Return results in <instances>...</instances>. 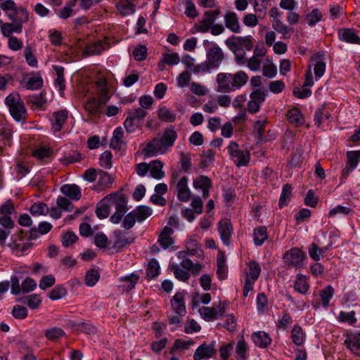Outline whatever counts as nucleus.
<instances>
[{
    "instance_id": "nucleus-1",
    "label": "nucleus",
    "mask_w": 360,
    "mask_h": 360,
    "mask_svg": "<svg viewBox=\"0 0 360 360\" xmlns=\"http://www.w3.org/2000/svg\"><path fill=\"white\" fill-rule=\"evenodd\" d=\"M249 80L248 74L243 70L234 73L219 72L216 76L217 91L231 93L245 86Z\"/></svg>"
},
{
    "instance_id": "nucleus-2",
    "label": "nucleus",
    "mask_w": 360,
    "mask_h": 360,
    "mask_svg": "<svg viewBox=\"0 0 360 360\" xmlns=\"http://www.w3.org/2000/svg\"><path fill=\"white\" fill-rule=\"evenodd\" d=\"M177 139V132L173 126L166 128L160 138L155 137L149 142L144 148L147 157H154L158 154H164L173 146Z\"/></svg>"
},
{
    "instance_id": "nucleus-3",
    "label": "nucleus",
    "mask_w": 360,
    "mask_h": 360,
    "mask_svg": "<svg viewBox=\"0 0 360 360\" xmlns=\"http://www.w3.org/2000/svg\"><path fill=\"white\" fill-rule=\"evenodd\" d=\"M105 198L108 199L107 202L109 206L110 207L113 206L115 208V212L110 217V221L114 224L120 223L122 217L129 210L127 195L123 193L122 190H120L107 195Z\"/></svg>"
},
{
    "instance_id": "nucleus-4",
    "label": "nucleus",
    "mask_w": 360,
    "mask_h": 360,
    "mask_svg": "<svg viewBox=\"0 0 360 360\" xmlns=\"http://www.w3.org/2000/svg\"><path fill=\"white\" fill-rule=\"evenodd\" d=\"M4 103L14 120L16 122H25L26 120L27 110L18 92L13 91L8 95Z\"/></svg>"
},
{
    "instance_id": "nucleus-5",
    "label": "nucleus",
    "mask_w": 360,
    "mask_h": 360,
    "mask_svg": "<svg viewBox=\"0 0 360 360\" xmlns=\"http://www.w3.org/2000/svg\"><path fill=\"white\" fill-rule=\"evenodd\" d=\"M230 158L238 167L247 166L250 160V153L248 150L240 148L235 141H231L226 148Z\"/></svg>"
},
{
    "instance_id": "nucleus-6",
    "label": "nucleus",
    "mask_w": 360,
    "mask_h": 360,
    "mask_svg": "<svg viewBox=\"0 0 360 360\" xmlns=\"http://www.w3.org/2000/svg\"><path fill=\"white\" fill-rule=\"evenodd\" d=\"M226 45L230 50L237 49L238 51H251L253 47V42L251 36L236 37L232 36L225 40Z\"/></svg>"
},
{
    "instance_id": "nucleus-7",
    "label": "nucleus",
    "mask_w": 360,
    "mask_h": 360,
    "mask_svg": "<svg viewBox=\"0 0 360 360\" xmlns=\"http://www.w3.org/2000/svg\"><path fill=\"white\" fill-rule=\"evenodd\" d=\"M304 258V253L298 248H292L283 255L285 264L295 268H300L303 266Z\"/></svg>"
},
{
    "instance_id": "nucleus-8",
    "label": "nucleus",
    "mask_w": 360,
    "mask_h": 360,
    "mask_svg": "<svg viewBox=\"0 0 360 360\" xmlns=\"http://www.w3.org/2000/svg\"><path fill=\"white\" fill-rule=\"evenodd\" d=\"M221 14V10L217 8L213 11L204 12L202 19L197 25V30L200 32H207L211 26L214 24L217 17Z\"/></svg>"
},
{
    "instance_id": "nucleus-9",
    "label": "nucleus",
    "mask_w": 360,
    "mask_h": 360,
    "mask_svg": "<svg viewBox=\"0 0 360 360\" xmlns=\"http://www.w3.org/2000/svg\"><path fill=\"white\" fill-rule=\"evenodd\" d=\"M217 353V345L215 341L209 344L203 342L195 349L193 358V360H202L203 359L212 358Z\"/></svg>"
},
{
    "instance_id": "nucleus-10",
    "label": "nucleus",
    "mask_w": 360,
    "mask_h": 360,
    "mask_svg": "<svg viewBox=\"0 0 360 360\" xmlns=\"http://www.w3.org/2000/svg\"><path fill=\"white\" fill-rule=\"evenodd\" d=\"M207 61L213 69H217L224 59L222 49L217 45L210 47L206 54Z\"/></svg>"
},
{
    "instance_id": "nucleus-11",
    "label": "nucleus",
    "mask_w": 360,
    "mask_h": 360,
    "mask_svg": "<svg viewBox=\"0 0 360 360\" xmlns=\"http://www.w3.org/2000/svg\"><path fill=\"white\" fill-rule=\"evenodd\" d=\"M8 18L19 30H22V25L29 20V13L26 8L19 6L15 11L8 13Z\"/></svg>"
},
{
    "instance_id": "nucleus-12",
    "label": "nucleus",
    "mask_w": 360,
    "mask_h": 360,
    "mask_svg": "<svg viewBox=\"0 0 360 360\" xmlns=\"http://www.w3.org/2000/svg\"><path fill=\"white\" fill-rule=\"evenodd\" d=\"M184 296V291L178 292L174 295L171 300V305L173 313L179 314L180 316H185L186 314Z\"/></svg>"
},
{
    "instance_id": "nucleus-13",
    "label": "nucleus",
    "mask_w": 360,
    "mask_h": 360,
    "mask_svg": "<svg viewBox=\"0 0 360 360\" xmlns=\"http://www.w3.org/2000/svg\"><path fill=\"white\" fill-rule=\"evenodd\" d=\"M0 244L5 245L6 239L11 233V230L14 227V221L10 216H1L0 217Z\"/></svg>"
},
{
    "instance_id": "nucleus-14",
    "label": "nucleus",
    "mask_w": 360,
    "mask_h": 360,
    "mask_svg": "<svg viewBox=\"0 0 360 360\" xmlns=\"http://www.w3.org/2000/svg\"><path fill=\"white\" fill-rule=\"evenodd\" d=\"M187 176L181 177L176 184L177 198L181 202H188L191 196V192L188 186Z\"/></svg>"
},
{
    "instance_id": "nucleus-15",
    "label": "nucleus",
    "mask_w": 360,
    "mask_h": 360,
    "mask_svg": "<svg viewBox=\"0 0 360 360\" xmlns=\"http://www.w3.org/2000/svg\"><path fill=\"white\" fill-rule=\"evenodd\" d=\"M218 231L224 244L228 245L233 231V227L229 219H223L218 224Z\"/></svg>"
},
{
    "instance_id": "nucleus-16",
    "label": "nucleus",
    "mask_w": 360,
    "mask_h": 360,
    "mask_svg": "<svg viewBox=\"0 0 360 360\" xmlns=\"http://www.w3.org/2000/svg\"><path fill=\"white\" fill-rule=\"evenodd\" d=\"M345 345L348 349L357 355L360 352V332L347 334Z\"/></svg>"
},
{
    "instance_id": "nucleus-17",
    "label": "nucleus",
    "mask_w": 360,
    "mask_h": 360,
    "mask_svg": "<svg viewBox=\"0 0 360 360\" xmlns=\"http://www.w3.org/2000/svg\"><path fill=\"white\" fill-rule=\"evenodd\" d=\"M114 243L111 248L115 249L116 251H120L122 248L134 242V238H127L121 230L116 229L113 231Z\"/></svg>"
},
{
    "instance_id": "nucleus-18",
    "label": "nucleus",
    "mask_w": 360,
    "mask_h": 360,
    "mask_svg": "<svg viewBox=\"0 0 360 360\" xmlns=\"http://www.w3.org/2000/svg\"><path fill=\"white\" fill-rule=\"evenodd\" d=\"M52 116L53 117L51 121L52 129L55 132L60 131L68 119V111L67 110H60L53 112Z\"/></svg>"
},
{
    "instance_id": "nucleus-19",
    "label": "nucleus",
    "mask_w": 360,
    "mask_h": 360,
    "mask_svg": "<svg viewBox=\"0 0 360 360\" xmlns=\"http://www.w3.org/2000/svg\"><path fill=\"white\" fill-rule=\"evenodd\" d=\"M224 18L225 25L229 30L234 33L240 32L241 27L239 23L238 18L235 12H227Z\"/></svg>"
},
{
    "instance_id": "nucleus-20",
    "label": "nucleus",
    "mask_w": 360,
    "mask_h": 360,
    "mask_svg": "<svg viewBox=\"0 0 360 360\" xmlns=\"http://www.w3.org/2000/svg\"><path fill=\"white\" fill-rule=\"evenodd\" d=\"M324 59V54L321 52H318L312 56V60L316 62L314 74L316 79H320L325 73L326 65Z\"/></svg>"
},
{
    "instance_id": "nucleus-21",
    "label": "nucleus",
    "mask_w": 360,
    "mask_h": 360,
    "mask_svg": "<svg viewBox=\"0 0 360 360\" xmlns=\"http://www.w3.org/2000/svg\"><path fill=\"white\" fill-rule=\"evenodd\" d=\"M98 101L101 105H105L110 99L107 82L105 79H100L96 82Z\"/></svg>"
},
{
    "instance_id": "nucleus-22",
    "label": "nucleus",
    "mask_w": 360,
    "mask_h": 360,
    "mask_svg": "<svg viewBox=\"0 0 360 360\" xmlns=\"http://www.w3.org/2000/svg\"><path fill=\"white\" fill-rule=\"evenodd\" d=\"M60 192L74 200H79L82 197L81 189L76 184H65L61 186Z\"/></svg>"
},
{
    "instance_id": "nucleus-23",
    "label": "nucleus",
    "mask_w": 360,
    "mask_h": 360,
    "mask_svg": "<svg viewBox=\"0 0 360 360\" xmlns=\"http://www.w3.org/2000/svg\"><path fill=\"white\" fill-rule=\"evenodd\" d=\"M252 340L255 345L260 348H266L271 343V338L264 331L255 332L252 335Z\"/></svg>"
},
{
    "instance_id": "nucleus-24",
    "label": "nucleus",
    "mask_w": 360,
    "mask_h": 360,
    "mask_svg": "<svg viewBox=\"0 0 360 360\" xmlns=\"http://www.w3.org/2000/svg\"><path fill=\"white\" fill-rule=\"evenodd\" d=\"M174 233L172 228L166 226L160 233L158 242L164 248L166 249L174 243L171 236Z\"/></svg>"
},
{
    "instance_id": "nucleus-25",
    "label": "nucleus",
    "mask_w": 360,
    "mask_h": 360,
    "mask_svg": "<svg viewBox=\"0 0 360 360\" xmlns=\"http://www.w3.org/2000/svg\"><path fill=\"white\" fill-rule=\"evenodd\" d=\"M339 39L341 41L352 44H359L360 38L357 36L355 30L350 28H345L339 32Z\"/></svg>"
},
{
    "instance_id": "nucleus-26",
    "label": "nucleus",
    "mask_w": 360,
    "mask_h": 360,
    "mask_svg": "<svg viewBox=\"0 0 360 360\" xmlns=\"http://www.w3.org/2000/svg\"><path fill=\"white\" fill-rule=\"evenodd\" d=\"M290 338L292 342L297 346H301L304 344L306 339V334L300 325L295 324L293 326L291 330Z\"/></svg>"
},
{
    "instance_id": "nucleus-27",
    "label": "nucleus",
    "mask_w": 360,
    "mask_h": 360,
    "mask_svg": "<svg viewBox=\"0 0 360 360\" xmlns=\"http://www.w3.org/2000/svg\"><path fill=\"white\" fill-rule=\"evenodd\" d=\"M138 223L145 221L153 213V210L146 205H139L132 210Z\"/></svg>"
},
{
    "instance_id": "nucleus-28",
    "label": "nucleus",
    "mask_w": 360,
    "mask_h": 360,
    "mask_svg": "<svg viewBox=\"0 0 360 360\" xmlns=\"http://www.w3.org/2000/svg\"><path fill=\"white\" fill-rule=\"evenodd\" d=\"M123 137V129L121 127H117L113 131L112 137L110 143V147L114 150H120L124 143L122 140Z\"/></svg>"
},
{
    "instance_id": "nucleus-29",
    "label": "nucleus",
    "mask_w": 360,
    "mask_h": 360,
    "mask_svg": "<svg viewBox=\"0 0 360 360\" xmlns=\"http://www.w3.org/2000/svg\"><path fill=\"white\" fill-rule=\"evenodd\" d=\"M116 7L122 16L131 15L135 12V5L132 1L120 0Z\"/></svg>"
},
{
    "instance_id": "nucleus-30",
    "label": "nucleus",
    "mask_w": 360,
    "mask_h": 360,
    "mask_svg": "<svg viewBox=\"0 0 360 360\" xmlns=\"http://www.w3.org/2000/svg\"><path fill=\"white\" fill-rule=\"evenodd\" d=\"M149 165V172L153 178L161 179L165 176V172L162 171L163 163L162 161L158 160H153Z\"/></svg>"
},
{
    "instance_id": "nucleus-31",
    "label": "nucleus",
    "mask_w": 360,
    "mask_h": 360,
    "mask_svg": "<svg viewBox=\"0 0 360 360\" xmlns=\"http://www.w3.org/2000/svg\"><path fill=\"white\" fill-rule=\"evenodd\" d=\"M294 289L296 292L306 295L309 289V285L307 281L306 276L302 274H297L294 282Z\"/></svg>"
},
{
    "instance_id": "nucleus-32",
    "label": "nucleus",
    "mask_w": 360,
    "mask_h": 360,
    "mask_svg": "<svg viewBox=\"0 0 360 360\" xmlns=\"http://www.w3.org/2000/svg\"><path fill=\"white\" fill-rule=\"evenodd\" d=\"M186 247L188 255L196 256L200 258L203 255L201 246L195 239L190 238L187 241Z\"/></svg>"
},
{
    "instance_id": "nucleus-33",
    "label": "nucleus",
    "mask_w": 360,
    "mask_h": 360,
    "mask_svg": "<svg viewBox=\"0 0 360 360\" xmlns=\"http://www.w3.org/2000/svg\"><path fill=\"white\" fill-rule=\"evenodd\" d=\"M105 49V45L101 41L86 46L83 51V55L85 56L100 55Z\"/></svg>"
},
{
    "instance_id": "nucleus-34",
    "label": "nucleus",
    "mask_w": 360,
    "mask_h": 360,
    "mask_svg": "<svg viewBox=\"0 0 360 360\" xmlns=\"http://www.w3.org/2000/svg\"><path fill=\"white\" fill-rule=\"evenodd\" d=\"M107 200L108 199L104 197L97 204L96 214L100 219L107 218L110 212V207L109 206Z\"/></svg>"
},
{
    "instance_id": "nucleus-35",
    "label": "nucleus",
    "mask_w": 360,
    "mask_h": 360,
    "mask_svg": "<svg viewBox=\"0 0 360 360\" xmlns=\"http://www.w3.org/2000/svg\"><path fill=\"white\" fill-rule=\"evenodd\" d=\"M254 243L255 245L260 246L268 239L266 226H258L253 231Z\"/></svg>"
},
{
    "instance_id": "nucleus-36",
    "label": "nucleus",
    "mask_w": 360,
    "mask_h": 360,
    "mask_svg": "<svg viewBox=\"0 0 360 360\" xmlns=\"http://www.w3.org/2000/svg\"><path fill=\"white\" fill-rule=\"evenodd\" d=\"M287 117L288 121L295 126H301L304 124L303 116L298 108H294L289 110Z\"/></svg>"
},
{
    "instance_id": "nucleus-37",
    "label": "nucleus",
    "mask_w": 360,
    "mask_h": 360,
    "mask_svg": "<svg viewBox=\"0 0 360 360\" xmlns=\"http://www.w3.org/2000/svg\"><path fill=\"white\" fill-rule=\"evenodd\" d=\"M180 62V58L178 53H164L162 59L158 64V67L160 70H163L165 64L169 65H177Z\"/></svg>"
},
{
    "instance_id": "nucleus-38",
    "label": "nucleus",
    "mask_w": 360,
    "mask_h": 360,
    "mask_svg": "<svg viewBox=\"0 0 360 360\" xmlns=\"http://www.w3.org/2000/svg\"><path fill=\"white\" fill-rule=\"evenodd\" d=\"M334 294V288L330 285H327L325 288L321 290L319 292L321 304L324 308H328L330 301Z\"/></svg>"
},
{
    "instance_id": "nucleus-39",
    "label": "nucleus",
    "mask_w": 360,
    "mask_h": 360,
    "mask_svg": "<svg viewBox=\"0 0 360 360\" xmlns=\"http://www.w3.org/2000/svg\"><path fill=\"white\" fill-rule=\"evenodd\" d=\"M193 185L195 189L203 190L205 188H211L212 186V183L208 176L205 175H200L193 179Z\"/></svg>"
},
{
    "instance_id": "nucleus-40",
    "label": "nucleus",
    "mask_w": 360,
    "mask_h": 360,
    "mask_svg": "<svg viewBox=\"0 0 360 360\" xmlns=\"http://www.w3.org/2000/svg\"><path fill=\"white\" fill-rule=\"evenodd\" d=\"M292 186L289 184H285L282 188V191L278 202V206L280 208H282L288 205V202L290 200Z\"/></svg>"
},
{
    "instance_id": "nucleus-41",
    "label": "nucleus",
    "mask_w": 360,
    "mask_h": 360,
    "mask_svg": "<svg viewBox=\"0 0 360 360\" xmlns=\"http://www.w3.org/2000/svg\"><path fill=\"white\" fill-rule=\"evenodd\" d=\"M20 302L22 304H27L31 309H37L41 304V300L39 295L37 294H32L20 299Z\"/></svg>"
},
{
    "instance_id": "nucleus-42",
    "label": "nucleus",
    "mask_w": 360,
    "mask_h": 360,
    "mask_svg": "<svg viewBox=\"0 0 360 360\" xmlns=\"http://www.w3.org/2000/svg\"><path fill=\"white\" fill-rule=\"evenodd\" d=\"M355 315L354 311L349 312L341 311L338 314V320L340 323H347L350 326H354L357 321Z\"/></svg>"
},
{
    "instance_id": "nucleus-43",
    "label": "nucleus",
    "mask_w": 360,
    "mask_h": 360,
    "mask_svg": "<svg viewBox=\"0 0 360 360\" xmlns=\"http://www.w3.org/2000/svg\"><path fill=\"white\" fill-rule=\"evenodd\" d=\"M160 274V264L157 259H151L146 268V275L149 279L155 278Z\"/></svg>"
},
{
    "instance_id": "nucleus-44",
    "label": "nucleus",
    "mask_w": 360,
    "mask_h": 360,
    "mask_svg": "<svg viewBox=\"0 0 360 360\" xmlns=\"http://www.w3.org/2000/svg\"><path fill=\"white\" fill-rule=\"evenodd\" d=\"M249 271L246 274V277L250 278L251 281H256L261 273L260 265L255 261H251L248 263Z\"/></svg>"
},
{
    "instance_id": "nucleus-45",
    "label": "nucleus",
    "mask_w": 360,
    "mask_h": 360,
    "mask_svg": "<svg viewBox=\"0 0 360 360\" xmlns=\"http://www.w3.org/2000/svg\"><path fill=\"white\" fill-rule=\"evenodd\" d=\"M101 104L95 98H89L85 105L84 108L90 115H95L100 112V107Z\"/></svg>"
},
{
    "instance_id": "nucleus-46",
    "label": "nucleus",
    "mask_w": 360,
    "mask_h": 360,
    "mask_svg": "<svg viewBox=\"0 0 360 360\" xmlns=\"http://www.w3.org/2000/svg\"><path fill=\"white\" fill-rule=\"evenodd\" d=\"M32 155L40 160H44L52 157L53 150L49 147L40 146L32 152Z\"/></svg>"
},
{
    "instance_id": "nucleus-47",
    "label": "nucleus",
    "mask_w": 360,
    "mask_h": 360,
    "mask_svg": "<svg viewBox=\"0 0 360 360\" xmlns=\"http://www.w3.org/2000/svg\"><path fill=\"white\" fill-rule=\"evenodd\" d=\"M43 79L40 75L30 77L26 84L25 87L29 90H37L43 86Z\"/></svg>"
},
{
    "instance_id": "nucleus-48",
    "label": "nucleus",
    "mask_w": 360,
    "mask_h": 360,
    "mask_svg": "<svg viewBox=\"0 0 360 360\" xmlns=\"http://www.w3.org/2000/svg\"><path fill=\"white\" fill-rule=\"evenodd\" d=\"M27 102L32 103L37 108H41L46 103L45 95L41 92L37 94L30 95L27 98Z\"/></svg>"
},
{
    "instance_id": "nucleus-49",
    "label": "nucleus",
    "mask_w": 360,
    "mask_h": 360,
    "mask_svg": "<svg viewBox=\"0 0 360 360\" xmlns=\"http://www.w3.org/2000/svg\"><path fill=\"white\" fill-rule=\"evenodd\" d=\"M322 18V13L319 8H314L309 13L306 15L307 24L311 27L321 21Z\"/></svg>"
},
{
    "instance_id": "nucleus-50",
    "label": "nucleus",
    "mask_w": 360,
    "mask_h": 360,
    "mask_svg": "<svg viewBox=\"0 0 360 360\" xmlns=\"http://www.w3.org/2000/svg\"><path fill=\"white\" fill-rule=\"evenodd\" d=\"M65 334V333L64 330L62 328L58 327H53L49 328L46 330L44 333L45 337L51 341H53L58 338H60L63 336H64Z\"/></svg>"
},
{
    "instance_id": "nucleus-51",
    "label": "nucleus",
    "mask_w": 360,
    "mask_h": 360,
    "mask_svg": "<svg viewBox=\"0 0 360 360\" xmlns=\"http://www.w3.org/2000/svg\"><path fill=\"white\" fill-rule=\"evenodd\" d=\"M199 313L201 316L207 321H210L216 319L217 311L215 308L202 307L199 309Z\"/></svg>"
},
{
    "instance_id": "nucleus-52",
    "label": "nucleus",
    "mask_w": 360,
    "mask_h": 360,
    "mask_svg": "<svg viewBox=\"0 0 360 360\" xmlns=\"http://www.w3.org/2000/svg\"><path fill=\"white\" fill-rule=\"evenodd\" d=\"M171 269L175 278L181 281L186 282L190 278V274L177 264H173Z\"/></svg>"
},
{
    "instance_id": "nucleus-53",
    "label": "nucleus",
    "mask_w": 360,
    "mask_h": 360,
    "mask_svg": "<svg viewBox=\"0 0 360 360\" xmlns=\"http://www.w3.org/2000/svg\"><path fill=\"white\" fill-rule=\"evenodd\" d=\"M30 211L34 216L46 215L49 212V208L45 203L35 202L31 206Z\"/></svg>"
},
{
    "instance_id": "nucleus-54",
    "label": "nucleus",
    "mask_w": 360,
    "mask_h": 360,
    "mask_svg": "<svg viewBox=\"0 0 360 360\" xmlns=\"http://www.w3.org/2000/svg\"><path fill=\"white\" fill-rule=\"evenodd\" d=\"M182 4L185 6V14L191 18H195L198 16V12L192 0H182Z\"/></svg>"
},
{
    "instance_id": "nucleus-55",
    "label": "nucleus",
    "mask_w": 360,
    "mask_h": 360,
    "mask_svg": "<svg viewBox=\"0 0 360 360\" xmlns=\"http://www.w3.org/2000/svg\"><path fill=\"white\" fill-rule=\"evenodd\" d=\"M67 293L66 288L61 285H58L49 292V297L51 300H57L65 296Z\"/></svg>"
},
{
    "instance_id": "nucleus-56",
    "label": "nucleus",
    "mask_w": 360,
    "mask_h": 360,
    "mask_svg": "<svg viewBox=\"0 0 360 360\" xmlns=\"http://www.w3.org/2000/svg\"><path fill=\"white\" fill-rule=\"evenodd\" d=\"M211 295L210 293L206 292L200 295L198 292H195L193 295L192 304L194 306H198L200 303L207 304L211 301Z\"/></svg>"
},
{
    "instance_id": "nucleus-57",
    "label": "nucleus",
    "mask_w": 360,
    "mask_h": 360,
    "mask_svg": "<svg viewBox=\"0 0 360 360\" xmlns=\"http://www.w3.org/2000/svg\"><path fill=\"white\" fill-rule=\"evenodd\" d=\"M194 344L192 340H184L182 339H177L175 340L172 347L170 349V354H173L176 350L178 349H188L191 345Z\"/></svg>"
},
{
    "instance_id": "nucleus-58",
    "label": "nucleus",
    "mask_w": 360,
    "mask_h": 360,
    "mask_svg": "<svg viewBox=\"0 0 360 360\" xmlns=\"http://www.w3.org/2000/svg\"><path fill=\"white\" fill-rule=\"evenodd\" d=\"M24 56L27 63L32 67H37V60L33 53V50L31 46L27 45L24 50Z\"/></svg>"
},
{
    "instance_id": "nucleus-59",
    "label": "nucleus",
    "mask_w": 360,
    "mask_h": 360,
    "mask_svg": "<svg viewBox=\"0 0 360 360\" xmlns=\"http://www.w3.org/2000/svg\"><path fill=\"white\" fill-rule=\"evenodd\" d=\"M100 278V274L98 271L91 269L87 271L85 276V283L89 287H93L96 285Z\"/></svg>"
},
{
    "instance_id": "nucleus-60",
    "label": "nucleus",
    "mask_w": 360,
    "mask_h": 360,
    "mask_svg": "<svg viewBox=\"0 0 360 360\" xmlns=\"http://www.w3.org/2000/svg\"><path fill=\"white\" fill-rule=\"evenodd\" d=\"M158 117L166 122H172L176 119V115L168 108L163 107L159 110Z\"/></svg>"
},
{
    "instance_id": "nucleus-61",
    "label": "nucleus",
    "mask_w": 360,
    "mask_h": 360,
    "mask_svg": "<svg viewBox=\"0 0 360 360\" xmlns=\"http://www.w3.org/2000/svg\"><path fill=\"white\" fill-rule=\"evenodd\" d=\"M346 155V163L356 168L360 160V150L348 151Z\"/></svg>"
},
{
    "instance_id": "nucleus-62",
    "label": "nucleus",
    "mask_w": 360,
    "mask_h": 360,
    "mask_svg": "<svg viewBox=\"0 0 360 360\" xmlns=\"http://www.w3.org/2000/svg\"><path fill=\"white\" fill-rule=\"evenodd\" d=\"M112 153L110 150H105L100 155V165L106 169H110L112 167Z\"/></svg>"
},
{
    "instance_id": "nucleus-63",
    "label": "nucleus",
    "mask_w": 360,
    "mask_h": 360,
    "mask_svg": "<svg viewBox=\"0 0 360 360\" xmlns=\"http://www.w3.org/2000/svg\"><path fill=\"white\" fill-rule=\"evenodd\" d=\"M248 351V346L244 340H240L237 342L236 347V353L238 356V360H245L246 359V354Z\"/></svg>"
},
{
    "instance_id": "nucleus-64",
    "label": "nucleus",
    "mask_w": 360,
    "mask_h": 360,
    "mask_svg": "<svg viewBox=\"0 0 360 360\" xmlns=\"http://www.w3.org/2000/svg\"><path fill=\"white\" fill-rule=\"evenodd\" d=\"M122 218H123V220H122V226L125 230L131 229L132 227H134L136 222L137 221L132 211H131L126 215L124 214Z\"/></svg>"
}]
</instances>
